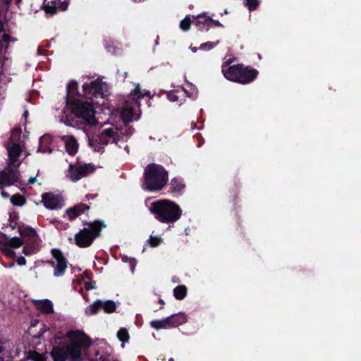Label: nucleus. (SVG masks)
<instances>
[{
	"instance_id": "51",
	"label": "nucleus",
	"mask_w": 361,
	"mask_h": 361,
	"mask_svg": "<svg viewBox=\"0 0 361 361\" xmlns=\"http://www.w3.org/2000/svg\"><path fill=\"white\" fill-rule=\"evenodd\" d=\"M37 181L36 177H30L28 180V183L30 184H33Z\"/></svg>"
},
{
	"instance_id": "17",
	"label": "nucleus",
	"mask_w": 361,
	"mask_h": 361,
	"mask_svg": "<svg viewBox=\"0 0 361 361\" xmlns=\"http://www.w3.org/2000/svg\"><path fill=\"white\" fill-rule=\"evenodd\" d=\"M21 152L22 149L19 144L15 143L12 145V146L8 150L9 159V163L8 166L16 167L15 164L18 160Z\"/></svg>"
},
{
	"instance_id": "31",
	"label": "nucleus",
	"mask_w": 361,
	"mask_h": 361,
	"mask_svg": "<svg viewBox=\"0 0 361 361\" xmlns=\"http://www.w3.org/2000/svg\"><path fill=\"white\" fill-rule=\"evenodd\" d=\"M163 241V239L159 236L150 235L149 239L145 244V246H150L152 247H156L159 246Z\"/></svg>"
},
{
	"instance_id": "21",
	"label": "nucleus",
	"mask_w": 361,
	"mask_h": 361,
	"mask_svg": "<svg viewBox=\"0 0 361 361\" xmlns=\"http://www.w3.org/2000/svg\"><path fill=\"white\" fill-rule=\"evenodd\" d=\"M18 231L23 238L28 237L34 242L39 238L36 231L31 227L20 226H18Z\"/></svg>"
},
{
	"instance_id": "7",
	"label": "nucleus",
	"mask_w": 361,
	"mask_h": 361,
	"mask_svg": "<svg viewBox=\"0 0 361 361\" xmlns=\"http://www.w3.org/2000/svg\"><path fill=\"white\" fill-rule=\"evenodd\" d=\"M106 83L99 79L91 81L90 83H85L82 85L83 94L87 99H93L94 98L104 99L105 97L104 88Z\"/></svg>"
},
{
	"instance_id": "24",
	"label": "nucleus",
	"mask_w": 361,
	"mask_h": 361,
	"mask_svg": "<svg viewBox=\"0 0 361 361\" xmlns=\"http://www.w3.org/2000/svg\"><path fill=\"white\" fill-rule=\"evenodd\" d=\"M134 114L135 111L133 107H126L122 110L121 117L126 126L132 122Z\"/></svg>"
},
{
	"instance_id": "28",
	"label": "nucleus",
	"mask_w": 361,
	"mask_h": 361,
	"mask_svg": "<svg viewBox=\"0 0 361 361\" xmlns=\"http://www.w3.org/2000/svg\"><path fill=\"white\" fill-rule=\"evenodd\" d=\"M26 359L32 361H47V357L35 350H29L26 353Z\"/></svg>"
},
{
	"instance_id": "8",
	"label": "nucleus",
	"mask_w": 361,
	"mask_h": 361,
	"mask_svg": "<svg viewBox=\"0 0 361 361\" xmlns=\"http://www.w3.org/2000/svg\"><path fill=\"white\" fill-rule=\"evenodd\" d=\"M51 253L55 261L49 260L47 262L54 268V276L60 277L63 276L68 265L67 259L61 250L58 248L51 249Z\"/></svg>"
},
{
	"instance_id": "15",
	"label": "nucleus",
	"mask_w": 361,
	"mask_h": 361,
	"mask_svg": "<svg viewBox=\"0 0 361 361\" xmlns=\"http://www.w3.org/2000/svg\"><path fill=\"white\" fill-rule=\"evenodd\" d=\"M116 132L113 128H107L104 130L99 136V142L104 146L108 145L110 142H116L117 138L115 136Z\"/></svg>"
},
{
	"instance_id": "42",
	"label": "nucleus",
	"mask_w": 361,
	"mask_h": 361,
	"mask_svg": "<svg viewBox=\"0 0 361 361\" xmlns=\"http://www.w3.org/2000/svg\"><path fill=\"white\" fill-rule=\"evenodd\" d=\"M168 99L171 102H176L178 99V96L173 92H170L168 94Z\"/></svg>"
},
{
	"instance_id": "46",
	"label": "nucleus",
	"mask_w": 361,
	"mask_h": 361,
	"mask_svg": "<svg viewBox=\"0 0 361 361\" xmlns=\"http://www.w3.org/2000/svg\"><path fill=\"white\" fill-rule=\"evenodd\" d=\"M23 253L25 254V255H30L31 254L30 249L28 248L27 247H24L23 250Z\"/></svg>"
},
{
	"instance_id": "36",
	"label": "nucleus",
	"mask_w": 361,
	"mask_h": 361,
	"mask_svg": "<svg viewBox=\"0 0 361 361\" xmlns=\"http://www.w3.org/2000/svg\"><path fill=\"white\" fill-rule=\"evenodd\" d=\"M188 288L185 285H179L176 286L173 291V293H187Z\"/></svg>"
},
{
	"instance_id": "9",
	"label": "nucleus",
	"mask_w": 361,
	"mask_h": 361,
	"mask_svg": "<svg viewBox=\"0 0 361 361\" xmlns=\"http://www.w3.org/2000/svg\"><path fill=\"white\" fill-rule=\"evenodd\" d=\"M20 180V173L16 167L8 166L0 171V190L4 186H11L17 183Z\"/></svg>"
},
{
	"instance_id": "18",
	"label": "nucleus",
	"mask_w": 361,
	"mask_h": 361,
	"mask_svg": "<svg viewBox=\"0 0 361 361\" xmlns=\"http://www.w3.org/2000/svg\"><path fill=\"white\" fill-rule=\"evenodd\" d=\"M50 355L53 359V361H66L68 355L64 345H56L54 346Z\"/></svg>"
},
{
	"instance_id": "6",
	"label": "nucleus",
	"mask_w": 361,
	"mask_h": 361,
	"mask_svg": "<svg viewBox=\"0 0 361 361\" xmlns=\"http://www.w3.org/2000/svg\"><path fill=\"white\" fill-rule=\"evenodd\" d=\"M222 73L228 80L243 85L253 82L259 74L257 69L250 66H246L243 63L233 65L227 68L224 66Z\"/></svg>"
},
{
	"instance_id": "48",
	"label": "nucleus",
	"mask_w": 361,
	"mask_h": 361,
	"mask_svg": "<svg viewBox=\"0 0 361 361\" xmlns=\"http://www.w3.org/2000/svg\"><path fill=\"white\" fill-rule=\"evenodd\" d=\"M233 60L232 59H228V61H226V62L224 63V64L222 65V67L224 66H225V68H227L228 67H229L230 64L232 63Z\"/></svg>"
},
{
	"instance_id": "30",
	"label": "nucleus",
	"mask_w": 361,
	"mask_h": 361,
	"mask_svg": "<svg viewBox=\"0 0 361 361\" xmlns=\"http://www.w3.org/2000/svg\"><path fill=\"white\" fill-rule=\"evenodd\" d=\"M11 202L15 206L21 207L25 204L26 199L23 195L18 193L11 196Z\"/></svg>"
},
{
	"instance_id": "4",
	"label": "nucleus",
	"mask_w": 361,
	"mask_h": 361,
	"mask_svg": "<svg viewBox=\"0 0 361 361\" xmlns=\"http://www.w3.org/2000/svg\"><path fill=\"white\" fill-rule=\"evenodd\" d=\"M85 227L80 229L74 236L75 244L80 248L90 247L94 240L101 235L103 228H106L104 221L94 220L92 221H82Z\"/></svg>"
},
{
	"instance_id": "16",
	"label": "nucleus",
	"mask_w": 361,
	"mask_h": 361,
	"mask_svg": "<svg viewBox=\"0 0 361 361\" xmlns=\"http://www.w3.org/2000/svg\"><path fill=\"white\" fill-rule=\"evenodd\" d=\"M63 140L65 141V147L67 153L71 156L75 155L78 152L79 147V145L75 137L71 135L63 137Z\"/></svg>"
},
{
	"instance_id": "39",
	"label": "nucleus",
	"mask_w": 361,
	"mask_h": 361,
	"mask_svg": "<svg viewBox=\"0 0 361 361\" xmlns=\"http://www.w3.org/2000/svg\"><path fill=\"white\" fill-rule=\"evenodd\" d=\"M8 242V235L2 232H0V244L6 247Z\"/></svg>"
},
{
	"instance_id": "52",
	"label": "nucleus",
	"mask_w": 361,
	"mask_h": 361,
	"mask_svg": "<svg viewBox=\"0 0 361 361\" xmlns=\"http://www.w3.org/2000/svg\"><path fill=\"white\" fill-rule=\"evenodd\" d=\"M4 27L5 24L3 21L0 20V32H2L4 31Z\"/></svg>"
},
{
	"instance_id": "37",
	"label": "nucleus",
	"mask_w": 361,
	"mask_h": 361,
	"mask_svg": "<svg viewBox=\"0 0 361 361\" xmlns=\"http://www.w3.org/2000/svg\"><path fill=\"white\" fill-rule=\"evenodd\" d=\"M44 139H45L44 137H42L40 139V145H39L38 152H40L42 153H46L48 152L51 153L52 152V149L50 147H44L42 146V142H44Z\"/></svg>"
},
{
	"instance_id": "27",
	"label": "nucleus",
	"mask_w": 361,
	"mask_h": 361,
	"mask_svg": "<svg viewBox=\"0 0 361 361\" xmlns=\"http://www.w3.org/2000/svg\"><path fill=\"white\" fill-rule=\"evenodd\" d=\"M37 307L45 314H50L54 312L52 302L47 299L38 301Z\"/></svg>"
},
{
	"instance_id": "43",
	"label": "nucleus",
	"mask_w": 361,
	"mask_h": 361,
	"mask_svg": "<svg viewBox=\"0 0 361 361\" xmlns=\"http://www.w3.org/2000/svg\"><path fill=\"white\" fill-rule=\"evenodd\" d=\"M18 218V216L16 212L10 213V216H9V221L10 222L13 223V222L16 221Z\"/></svg>"
},
{
	"instance_id": "60",
	"label": "nucleus",
	"mask_w": 361,
	"mask_h": 361,
	"mask_svg": "<svg viewBox=\"0 0 361 361\" xmlns=\"http://www.w3.org/2000/svg\"><path fill=\"white\" fill-rule=\"evenodd\" d=\"M134 261H135V259L133 260V265L131 264L132 269H133L134 267L135 266V264Z\"/></svg>"
},
{
	"instance_id": "23",
	"label": "nucleus",
	"mask_w": 361,
	"mask_h": 361,
	"mask_svg": "<svg viewBox=\"0 0 361 361\" xmlns=\"http://www.w3.org/2000/svg\"><path fill=\"white\" fill-rule=\"evenodd\" d=\"M170 320L171 318H169V317L161 320H153L150 322V326L157 330L171 329Z\"/></svg>"
},
{
	"instance_id": "19",
	"label": "nucleus",
	"mask_w": 361,
	"mask_h": 361,
	"mask_svg": "<svg viewBox=\"0 0 361 361\" xmlns=\"http://www.w3.org/2000/svg\"><path fill=\"white\" fill-rule=\"evenodd\" d=\"M169 187V192L180 195L185 188V185L181 178L175 177L171 180Z\"/></svg>"
},
{
	"instance_id": "14",
	"label": "nucleus",
	"mask_w": 361,
	"mask_h": 361,
	"mask_svg": "<svg viewBox=\"0 0 361 361\" xmlns=\"http://www.w3.org/2000/svg\"><path fill=\"white\" fill-rule=\"evenodd\" d=\"M90 209V206L83 203H80L74 205L72 207L68 208L66 211V213L68 216L69 220L73 221L82 214H87L86 212H87Z\"/></svg>"
},
{
	"instance_id": "47",
	"label": "nucleus",
	"mask_w": 361,
	"mask_h": 361,
	"mask_svg": "<svg viewBox=\"0 0 361 361\" xmlns=\"http://www.w3.org/2000/svg\"><path fill=\"white\" fill-rule=\"evenodd\" d=\"M97 196H98V194H87L86 195V198L87 200H93L94 198H95Z\"/></svg>"
},
{
	"instance_id": "53",
	"label": "nucleus",
	"mask_w": 361,
	"mask_h": 361,
	"mask_svg": "<svg viewBox=\"0 0 361 361\" xmlns=\"http://www.w3.org/2000/svg\"><path fill=\"white\" fill-rule=\"evenodd\" d=\"M2 197H5V198H7L9 197V195L7 192H6L5 190H3V189L1 190V192Z\"/></svg>"
},
{
	"instance_id": "1",
	"label": "nucleus",
	"mask_w": 361,
	"mask_h": 361,
	"mask_svg": "<svg viewBox=\"0 0 361 361\" xmlns=\"http://www.w3.org/2000/svg\"><path fill=\"white\" fill-rule=\"evenodd\" d=\"M66 105L71 113L65 115L62 121L67 126L80 128L96 123L95 110L91 103L76 99Z\"/></svg>"
},
{
	"instance_id": "61",
	"label": "nucleus",
	"mask_w": 361,
	"mask_h": 361,
	"mask_svg": "<svg viewBox=\"0 0 361 361\" xmlns=\"http://www.w3.org/2000/svg\"><path fill=\"white\" fill-rule=\"evenodd\" d=\"M0 361H4V358L2 356H0Z\"/></svg>"
},
{
	"instance_id": "40",
	"label": "nucleus",
	"mask_w": 361,
	"mask_h": 361,
	"mask_svg": "<svg viewBox=\"0 0 361 361\" xmlns=\"http://www.w3.org/2000/svg\"><path fill=\"white\" fill-rule=\"evenodd\" d=\"M95 284H96L95 281L85 282L84 284V287L86 290H90L95 288L94 287Z\"/></svg>"
},
{
	"instance_id": "56",
	"label": "nucleus",
	"mask_w": 361,
	"mask_h": 361,
	"mask_svg": "<svg viewBox=\"0 0 361 361\" xmlns=\"http://www.w3.org/2000/svg\"><path fill=\"white\" fill-rule=\"evenodd\" d=\"M28 114H29V113H28V111L26 110V111L23 113V117H24V118H25V119H26V118H27V116H28Z\"/></svg>"
},
{
	"instance_id": "25",
	"label": "nucleus",
	"mask_w": 361,
	"mask_h": 361,
	"mask_svg": "<svg viewBox=\"0 0 361 361\" xmlns=\"http://www.w3.org/2000/svg\"><path fill=\"white\" fill-rule=\"evenodd\" d=\"M133 97V99H136L135 103L139 104L138 100L143 98L145 96L149 97V99L152 97L149 91L142 92L140 89V86L137 84L133 91L130 93Z\"/></svg>"
},
{
	"instance_id": "10",
	"label": "nucleus",
	"mask_w": 361,
	"mask_h": 361,
	"mask_svg": "<svg viewBox=\"0 0 361 361\" xmlns=\"http://www.w3.org/2000/svg\"><path fill=\"white\" fill-rule=\"evenodd\" d=\"M94 171L95 166L92 164H85L78 167L70 164L67 176L73 181H78Z\"/></svg>"
},
{
	"instance_id": "41",
	"label": "nucleus",
	"mask_w": 361,
	"mask_h": 361,
	"mask_svg": "<svg viewBox=\"0 0 361 361\" xmlns=\"http://www.w3.org/2000/svg\"><path fill=\"white\" fill-rule=\"evenodd\" d=\"M212 25L219 27H224V25L218 20H213L209 17V27Z\"/></svg>"
},
{
	"instance_id": "45",
	"label": "nucleus",
	"mask_w": 361,
	"mask_h": 361,
	"mask_svg": "<svg viewBox=\"0 0 361 361\" xmlns=\"http://www.w3.org/2000/svg\"><path fill=\"white\" fill-rule=\"evenodd\" d=\"M3 4L6 6L11 4L13 0H1ZM17 4L20 3L22 0H15Z\"/></svg>"
},
{
	"instance_id": "11",
	"label": "nucleus",
	"mask_w": 361,
	"mask_h": 361,
	"mask_svg": "<svg viewBox=\"0 0 361 361\" xmlns=\"http://www.w3.org/2000/svg\"><path fill=\"white\" fill-rule=\"evenodd\" d=\"M101 310H104L108 314L113 313L116 310V305L113 300L103 302L97 300L86 307L85 313L88 315H92L98 313Z\"/></svg>"
},
{
	"instance_id": "22",
	"label": "nucleus",
	"mask_w": 361,
	"mask_h": 361,
	"mask_svg": "<svg viewBox=\"0 0 361 361\" xmlns=\"http://www.w3.org/2000/svg\"><path fill=\"white\" fill-rule=\"evenodd\" d=\"M171 318L170 324L171 326V328H176L178 326L184 324L187 321L186 316L183 312H179L177 314H173L169 317Z\"/></svg>"
},
{
	"instance_id": "55",
	"label": "nucleus",
	"mask_w": 361,
	"mask_h": 361,
	"mask_svg": "<svg viewBox=\"0 0 361 361\" xmlns=\"http://www.w3.org/2000/svg\"><path fill=\"white\" fill-rule=\"evenodd\" d=\"M4 350V348L3 346V343L1 340H0V353H3Z\"/></svg>"
},
{
	"instance_id": "58",
	"label": "nucleus",
	"mask_w": 361,
	"mask_h": 361,
	"mask_svg": "<svg viewBox=\"0 0 361 361\" xmlns=\"http://www.w3.org/2000/svg\"><path fill=\"white\" fill-rule=\"evenodd\" d=\"M196 128V123L194 122H192L191 123V128L194 129Z\"/></svg>"
},
{
	"instance_id": "29",
	"label": "nucleus",
	"mask_w": 361,
	"mask_h": 361,
	"mask_svg": "<svg viewBox=\"0 0 361 361\" xmlns=\"http://www.w3.org/2000/svg\"><path fill=\"white\" fill-rule=\"evenodd\" d=\"M23 245V241L20 238L13 237L9 238L8 237V242L6 243V247L11 248H18Z\"/></svg>"
},
{
	"instance_id": "54",
	"label": "nucleus",
	"mask_w": 361,
	"mask_h": 361,
	"mask_svg": "<svg viewBox=\"0 0 361 361\" xmlns=\"http://www.w3.org/2000/svg\"><path fill=\"white\" fill-rule=\"evenodd\" d=\"M17 226V222L15 221V222H10V226L12 228V229H14Z\"/></svg>"
},
{
	"instance_id": "59",
	"label": "nucleus",
	"mask_w": 361,
	"mask_h": 361,
	"mask_svg": "<svg viewBox=\"0 0 361 361\" xmlns=\"http://www.w3.org/2000/svg\"><path fill=\"white\" fill-rule=\"evenodd\" d=\"M159 302L161 305H164V300H161V298H159Z\"/></svg>"
},
{
	"instance_id": "26",
	"label": "nucleus",
	"mask_w": 361,
	"mask_h": 361,
	"mask_svg": "<svg viewBox=\"0 0 361 361\" xmlns=\"http://www.w3.org/2000/svg\"><path fill=\"white\" fill-rule=\"evenodd\" d=\"M195 25L200 30H203L205 26L207 27V30L209 27V17L205 14L199 15L196 17Z\"/></svg>"
},
{
	"instance_id": "50",
	"label": "nucleus",
	"mask_w": 361,
	"mask_h": 361,
	"mask_svg": "<svg viewBox=\"0 0 361 361\" xmlns=\"http://www.w3.org/2000/svg\"><path fill=\"white\" fill-rule=\"evenodd\" d=\"M173 295L178 300H181L184 299V298L186 296V295Z\"/></svg>"
},
{
	"instance_id": "34",
	"label": "nucleus",
	"mask_w": 361,
	"mask_h": 361,
	"mask_svg": "<svg viewBox=\"0 0 361 361\" xmlns=\"http://www.w3.org/2000/svg\"><path fill=\"white\" fill-rule=\"evenodd\" d=\"M245 5L250 11H255L259 5V0H245Z\"/></svg>"
},
{
	"instance_id": "33",
	"label": "nucleus",
	"mask_w": 361,
	"mask_h": 361,
	"mask_svg": "<svg viewBox=\"0 0 361 361\" xmlns=\"http://www.w3.org/2000/svg\"><path fill=\"white\" fill-rule=\"evenodd\" d=\"M191 23L192 21L190 16H187L180 21V28L184 32L188 31L190 28Z\"/></svg>"
},
{
	"instance_id": "20",
	"label": "nucleus",
	"mask_w": 361,
	"mask_h": 361,
	"mask_svg": "<svg viewBox=\"0 0 361 361\" xmlns=\"http://www.w3.org/2000/svg\"><path fill=\"white\" fill-rule=\"evenodd\" d=\"M76 96H78V84L75 81H71L67 85L66 104L69 102L78 99L75 98Z\"/></svg>"
},
{
	"instance_id": "5",
	"label": "nucleus",
	"mask_w": 361,
	"mask_h": 361,
	"mask_svg": "<svg viewBox=\"0 0 361 361\" xmlns=\"http://www.w3.org/2000/svg\"><path fill=\"white\" fill-rule=\"evenodd\" d=\"M71 342L64 345L71 361H82V351L86 352L92 345V339L84 331L76 330L68 334Z\"/></svg>"
},
{
	"instance_id": "13",
	"label": "nucleus",
	"mask_w": 361,
	"mask_h": 361,
	"mask_svg": "<svg viewBox=\"0 0 361 361\" xmlns=\"http://www.w3.org/2000/svg\"><path fill=\"white\" fill-rule=\"evenodd\" d=\"M69 2L70 0H44L42 8L47 14L53 16L59 11H66Z\"/></svg>"
},
{
	"instance_id": "44",
	"label": "nucleus",
	"mask_w": 361,
	"mask_h": 361,
	"mask_svg": "<svg viewBox=\"0 0 361 361\" xmlns=\"http://www.w3.org/2000/svg\"><path fill=\"white\" fill-rule=\"evenodd\" d=\"M17 263L19 265H25L26 264V259L24 257L20 256L18 258Z\"/></svg>"
},
{
	"instance_id": "62",
	"label": "nucleus",
	"mask_w": 361,
	"mask_h": 361,
	"mask_svg": "<svg viewBox=\"0 0 361 361\" xmlns=\"http://www.w3.org/2000/svg\"><path fill=\"white\" fill-rule=\"evenodd\" d=\"M169 361H174L173 358H170Z\"/></svg>"
},
{
	"instance_id": "49",
	"label": "nucleus",
	"mask_w": 361,
	"mask_h": 361,
	"mask_svg": "<svg viewBox=\"0 0 361 361\" xmlns=\"http://www.w3.org/2000/svg\"><path fill=\"white\" fill-rule=\"evenodd\" d=\"M4 42H3V40H0V53L2 52L3 49L4 48L7 49L8 48V46L5 47L4 44Z\"/></svg>"
},
{
	"instance_id": "57",
	"label": "nucleus",
	"mask_w": 361,
	"mask_h": 361,
	"mask_svg": "<svg viewBox=\"0 0 361 361\" xmlns=\"http://www.w3.org/2000/svg\"><path fill=\"white\" fill-rule=\"evenodd\" d=\"M190 49L192 50V52H196L197 50L196 47H192V46H190Z\"/></svg>"
},
{
	"instance_id": "3",
	"label": "nucleus",
	"mask_w": 361,
	"mask_h": 361,
	"mask_svg": "<svg viewBox=\"0 0 361 361\" xmlns=\"http://www.w3.org/2000/svg\"><path fill=\"white\" fill-rule=\"evenodd\" d=\"M142 188L150 192L161 190L169 180V173L161 165L152 163L145 169Z\"/></svg>"
},
{
	"instance_id": "38",
	"label": "nucleus",
	"mask_w": 361,
	"mask_h": 361,
	"mask_svg": "<svg viewBox=\"0 0 361 361\" xmlns=\"http://www.w3.org/2000/svg\"><path fill=\"white\" fill-rule=\"evenodd\" d=\"M3 42H4L5 43H9L11 42H15L16 39H13L10 35L8 34H6V33H4V35H2V39Z\"/></svg>"
},
{
	"instance_id": "12",
	"label": "nucleus",
	"mask_w": 361,
	"mask_h": 361,
	"mask_svg": "<svg viewBox=\"0 0 361 361\" xmlns=\"http://www.w3.org/2000/svg\"><path fill=\"white\" fill-rule=\"evenodd\" d=\"M42 202L48 209H59L63 206V198L61 195L47 192L42 194Z\"/></svg>"
},
{
	"instance_id": "35",
	"label": "nucleus",
	"mask_w": 361,
	"mask_h": 361,
	"mask_svg": "<svg viewBox=\"0 0 361 361\" xmlns=\"http://www.w3.org/2000/svg\"><path fill=\"white\" fill-rule=\"evenodd\" d=\"M219 42H220L219 40H217L216 42H205V43H202L200 45V49L211 50L214 47H216Z\"/></svg>"
},
{
	"instance_id": "32",
	"label": "nucleus",
	"mask_w": 361,
	"mask_h": 361,
	"mask_svg": "<svg viewBox=\"0 0 361 361\" xmlns=\"http://www.w3.org/2000/svg\"><path fill=\"white\" fill-rule=\"evenodd\" d=\"M117 337L118 338L125 343V342H128L129 338H130V336H129V334H128V331L125 328H121L118 332H117Z\"/></svg>"
},
{
	"instance_id": "2",
	"label": "nucleus",
	"mask_w": 361,
	"mask_h": 361,
	"mask_svg": "<svg viewBox=\"0 0 361 361\" xmlns=\"http://www.w3.org/2000/svg\"><path fill=\"white\" fill-rule=\"evenodd\" d=\"M149 210L157 221L163 224H173L179 220L182 215L180 206L167 199L152 202Z\"/></svg>"
}]
</instances>
